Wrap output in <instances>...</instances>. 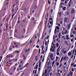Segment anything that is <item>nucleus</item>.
Here are the masks:
<instances>
[{
    "label": "nucleus",
    "mask_w": 76,
    "mask_h": 76,
    "mask_svg": "<svg viewBox=\"0 0 76 76\" xmlns=\"http://www.w3.org/2000/svg\"><path fill=\"white\" fill-rule=\"evenodd\" d=\"M47 69H46L45 70V72L43 74L42 76H44V75H45V74H47Z\"/></svg>",
    "instance_id": "obj_7"
},
{
    "label": "nucleus",
    "mask_w": 76,
    "mask_h": 76,
    "mask_svg": "<svg viewBox=\"0 0 76 76\" xmlns=\"http://www.w3.org/2000/svg\"><path fill=\"white\" fill-rule=\"evenodd\" d=\"M73 72H70L68 74V76H69L70 75L71 76H72V75H73Z\"/></svg>",
    "instance_id": "obj_4"
},
{
    "label": "nucleus",
    "mask_w": 76,
    "mask_h": 76,
    "mask_svg": "<svg viewBox=\"0 0 76 76\" xmlns=\"http://www.w3.org/2000/svg\"><path fill=\"white\" fill-rule=\"evenodd\" d=\"M14 12V9H12V10H11V12L12 13H13Z\"/></svg>",
    "instance_id": "obj_37"
},
{
    "label": "nucleus",
    "mask_w": 76,
    "mask_h": 76,
    "mask_svg": "<svg viewBox=\"0 0 76 76\" xmlns=\"http://www.w3.org/2000/svg\"><path fill=\"white\" fill-rule=\"evenodd\" d=\"M67 52V50H65L64 51V50H62V53H64V54H66V52Z\"/></svg>",
    "instance_id": "obj_9"
},
{
    "label": "nucleus",
    "mask_w": 76,
    "mask_h": 76,
    "mask_svg": "<svg viewBox=\"0 0 76 76\" xmlns=\"http://www.w3.org/2000/svg\"><path fill=\"white\" fill-rule=\"evenodd\" d=\"M58 38H59V39H60V38H61V36H59L58 35Z\"/></svg>",
    "instance_id": "obj_49"
},
{
    "label": "nucleus",
    "mask_w": 76,
    "mask_h": 76,
    "mask_svg": "<svg viewBox=\"0 0 76 76\" xmlns=\"http://www.w3.org/2000/svg\"><path fill=\"white\" fill-rule=\"evenodd\" d=\"M57 72H58V73H57V74L58 75V76H61V74H60V73H59L60 72V69L58 70H57Z\"/></svg>",
    "instance_id": "obj_3"
},
{
    "label": "nucleus",
    "mask_w": 76,
    "mask_h": 76,
    "mask_svg": "<svg viewBox=\"0 0 76 76\" xmlns=\"http://www.w3.org/2000/svg\"><path fill=\"white\" fill-rule=\"evenodd\" d=\"M56 28L57 29V30H58V29H60L59 27H58V26H56Z\"/></svg>",
    "instance_id": "obj_23"
},
{
    "label": "nucleus",
    "mask_w": 76,
    "mask_h": 76,
    "mask_svg": "<svg viewBox=\"0 0 76 76\" xmlns=\"http://www.w3.org/2000/svg\"><path fill=\"white\" fill-rule=\"evenodd\" d=\"M44 50H43V51L42 52V54H44Z\"/></svg>",
    "instance_id": "obj_51"
},
{
    "label": "nucleus",
    "mask_w": 76,
    "mask_h": 76,
    "mask_svg": "<svg viewBox=\"0 0 76 76\" xmlns=\"http://www.w3.org/2000/svg\"><path fill=\"white\" fill-rule=\"evenodd\" d=\"M29 63H27L26 64V65H25V66H27V65H29Z\"/></svg>",
    "instance_id": "obj_59"
},
{
    "label": "nucleus",
    "mask_w": 76,
    "mask_h": 76,
    "mask_svg": "<svg viewBox=\"0 0 76 76\" xmlns=\"http://www.w3.org/2000/svg\"><path fill=\"white\" fill-rule=\"evenodd\" d=\"M65 4H67V1L66 0L65 1Z\"/></svg>",
    "instance_id": "obj_34"
},
{
    "label": "nucleus",
    "mask_w": 76,
    "mask_h": 76,
    "mask_svg": "<svg viewBox=\"0 0 76 76\" xmlns=\"http://www.w3.org/2000/svg\"><path fill=\"white\" fill-rule=\"evenodd\" d=\"M47 50H48V45H47V47L46 48V51H47Z\"/></svg>",
    "instance_id": "obj_39"
},
{
    "label": "nucleus",
    "mask_w": 76,
    "mask_h": 76,
    "mask_svg": "<svg viewBox=\"0 0 76 76\" xmlns=\"http://www.w3.org/2000/svg\"><path fill=\"white\" fill-rule=\"evenodd\" d=\"M73 67H76V64H75L74 65V66H73Z\"/></svg>",
    "instance_id": "obj_44"
},
{
    "label": "nucleus",
    "mask_w": 76,
    "mask_h": 76,
    "mask_svg": "<svg viewBox=\"0 0 76 76\" xmlns=\"http://www.w3.org/2000/svg\"><path fill=\"white\" fill-rule=\"evenodd\" d=\"M34 36L35 37V38H37V34H35Z\"/></svg>",
    "instance_id": "obj_28"
},
{
    "label": "nucleus",
    "mask_w": 76,
    "mask_h": 76,
    "mask_svg": "<svg viewBox=\"0 0 76 76\" xmlns=\"http://www.w3.org/2000/svg\"><path fill=\"white\" fill-rule=\"evenodd\" d=\"M75 49H76V48H74L73 49L72 54H73L74 53H75Z\"/></svg>",
    "instance_id": "obj_11"
},
{
    "label": "nucleus",
    "mask_w": 76,
    "mask_h": 76,
    "mask_svg": "<svg viewBox=\"0 0 76 76\" xmlns=\"http://www.w3.org/2000/svg\"><path fill=\"white\" fill-rule=\"evenodd\" d=\"M70 29V26H68V29Z\"/></svg>",
    "instance_id": "obj_57"
},
{
    "label": "nucleus",
    "mask_w": 76,
    "mask_h": 76,
    "mask_svg": "<svg viewBox=\"0 0 76 76\" xmlns=\"http://www.w3.org/2000/svg\"><path fill=\"white\" fill-rule=\"evenodd\" d=\"M7 58H10V57L12 58L13 57V56L10 54H9L7 56Z\"/></svg>",
    "instance_id": "obj_1"
},
{
    "label": "nucleus",
    "mask_w": 76,
    "mask_h": 76,
    "mask_svg": "<svg viewBox=\"0 0 76 76\" xmlns=\"http://www.w3.org/2000/svg\"><path fill=\"white\" fill-rule=\"evenodd\" d=\"M69 14H70V13L69 12L67 11L66 12V15H69Z\"/></svg>",
    "instance_id": "obj_16"
},
{
    "label": "nucleus",
    "mask_w": 76,
    "mask_h": 76,
    "mask_svg": "<svg viewBox=\"0 0 76 76\" xmlns=\"http://www.w3.org/2000/svg\"><path fill=\"white\" fill-rule=\"evenodd\" d=\"M66 21H67V20H64V23H66Z\"/></svg>",
    "instance_id": "obj_60"
},
{
    "label": "nucleus",
    "mask_w": 76,
    "mask_h": 76,
    "mask_svg": "<svg viewBox=\"0 0 76 76\" xmlns=\"http://www.w3.org/2000/svg\"><path fill=\"white\" fill-rule=\"evenodd\" d=\"M61 66H62V64H60V65L59 66V68H60Z\"/></svg>",
    "instance_id": "obj_30"
},
{
    "label": "nucleus",
    "mask_w": 76,
    "mask_h": 76,
    "mask_svg": "<svg viewBox=\"0 0 76 76\" xmlns=\"http://www.w3.org/2000/svg\"><path fill=\"white\" fill-rule=\"evenodd\" d=\"M17 23H20V21H19V20H18L17 21Z\"/></svg>",
    "instance_id": "obj_53"
},
{
    "label": "nucleus",
    "mask_w": 76,
    "mask_h": 76,
    "mask_svg": "<svg viewBox=\"0 0 76 76\" xmlns=\"http://www.w3.org/2000/svg\"><path fill=\"white\" fill-rule=\"evenodd\" d=\"M48 37H49V35H48L47 38H46V39H48Z\"/></svg>",
    "instance_id": "obj_52"
},
{
    "label": "nucleus",
    "mask_w": 76,
    "mask_h": 76,
    "mask_svg": "<svg viewBox=\"0 0 76 76\" xmlns=\"http://www.w3.org/2000/svg\"><path fill=\"white\" fill-rule=\"evenodd\" d=\"M23 10H24V11H26V9L25 8H24L23 9Z\"/></svg>",
    "instance_id": "obj_43"
},
{
    "label": "nucleus",
    "mask_w": 76,
    "mask_h": 76,
    "mask_svg": "<svg viewBox=\"0 0 76 76\" xmlns=\"http://www.w3.org/2000/svg\"><path fill=\"white\" fill-rule=\"evenodd\" d=\"M15 5L14 4L12 5V7H13V8H14V7H15Z\"/></svg>",
    "instance_id": "obj_41"
},
{
    "label": "nucleus",
    "mask_w": 76,
    "mask_h": 76,
    "mask_svg": "<svg viewBox=\"0 0 76 76\" xmlns=\"http://www.w3.org/2000/svg\"><path fill=\"white\" fill-rule=\"evenodd\" d=\"M60 24H62V23H62V21H61L60 22Z\"/></svg>",
    "instance_id": "obj_55"
},
{
    "label": "nucleus",
    "mask_w": 76,
    "mask_h": 76,
    "mask_svg": "<svg viewBox=\"0 0 76 76\" xmlns=\"http://www.w3.org/2000/svg\"><path fill=\"white\" fill-rule=\"evenodd\" d=\"M52 52H54V51H55V50H54V49H52Z\"/></svg>",
    "instance_id": "obj_42"
},
{
    "label": "nucleus",
    "mask_w": 76,
    "mask_h": 76,
    "mask_svg": "<svg viewBox=\"0 0 76 76\" xmlns=\"http://www.w3.org/2000/svg\"><path fill=\"white\" fill-rule=\"evenodd\" d=\"M30 50V49L28 48V50H26L25 51L26 52V53H27V52H28V51H29Z\"/></svg>",
    "instance_id": "obj_15"
},
{
    "label": "nucleus",
    "mask_w": 76,
    "mask_h": 76,
    "mask_svg": "<svg viewBox=\"0 0 76 76\" xmlns=\"http://www.w3.org/2000/svg\"><path fill=\"white\" fill-rule=\"evenodd\" d=\"M41 61H40L39 62V69H38V71H40V70H41V68H40L39 67H41Z\"/></svg>",
    "instance_id": "obj_2"
},
{
    "label": "nucleus",
    "mask_w": 76,
    "mask_h": 76,
    "mask_svg": "<svg viewBox=\"0 0 76 76\" xmlns=\"http://www.w3.org/2000/svg\"><path fill=\"white\" fill-rule=\"evenodd\" d=\"M38 65L37 64L36 65V66L35 67L34 69H38Z\"/></svg>",
    "instance_id": "obj_13"
},
{
    "label": "nucleus",
    "mask_w": 76,
    "mask_h": 76,
    "mask_svg": "<svg viewBox=\"0 0 76 76\" xmlns=\"http://www.w3.org/2000/svg\"><path fill=\"white\" fill-rule=\"evenodd\" d=\"M44 61V58H43L42 60V62H43Z\"/></svg>",
    "instance_id": "obj_46"
},
{
    "label": "nucleus",
    "mask_w": 76,
    "mask_h": 76,
    "mask_svg": "<svg viewBox=\"0 0 76 76\" xmlns=\"http://www.w3.org/2000/svg\"><path fill=\"white\" fill-rule=\"evenodd\" d=\"M74 47V46L73 45H72L71 46V48L72 49H73V47Z\"/></svg>",
    "instance_id": "obj_54"
},
{
    "label": "nucleus",
    "mask_w": 76,
    "mask_h": 76,
    "mask_svg": "<svg viewBox=\"0 0 76 76\" xmlns=\"http://www.w3.org/2000/svg\"><path fill=\"white\" fill-rule=\"evenodd\" d=\"M53 54H50V58H53Z\"/></svg>",
    "instance_id": "obj_18"
},
{
    "label": "nucleus",
    "mask_w": 76,
    "mask_h": 76,
    "mask_svg": "<svg viewBox=\"0 0 76 76\" xmlns=\"http://www.w3.org/2000/svg\"><path fill=\"white\" fill-rule=\"evenodd\" d=\"M18 45H16V46H15V47H16V48H18Z\"/></svg>",
    "instance_id": "obj_63"
},
{
    "label": "nucleus",
    "mask_w": 76,
    "mask_h": 76,
    "mask_svg": "<svg viewBox=\"0 0 76 76\" xmlns=\"http://www.w3.org/2000/svg\"><path fill=\"white\" fill-rule=\"evenodd\" d=\"M7 24H6V29L7 30Z\"/></svg>",
    "instance_id": "obj_32"
},
{
    "label": "nucleus",
    "mask_w": 76,
    "mask_h": 76,
    "mask_svg": "<svg viewBox=\"0 0 76 76\" xmlns=\"http://www.w3.org/2000/svg\"><path fill=\"white\" fill-rule=\"evenodd\" d=\"M63 60V57H62L61 60L60 62L61 63V62Z\"/></svg>",
    "instance_id": "obj_22"
},
{
    "label": "nucleus",
    "mask_w": 76,
    "mask_h": 76,
    "mask_svg": "<svg viewBox=\"0 0 76 76\" xmlns=\"http://www.w3.org/2000/svg\"><path fill=\"white\" fill-rule=\"evenodd\" d=\"M46 63H48V64H50V59H48L46 61Z\"/></svg>",
    "instance_id": "obj_5"
},
{
    "label": "nucleus",
    "mask_w": 76,
    "mask_h": 76,
    "mask_svg": "<svg viewBox=\"0 0 76 76\" xmlns=\"http://www.w3.org/2000/svg\"><path fill=\"white\" fill-rule=\"evenodd\" d=\"M23 57L24 59V60H25L26 59V57H25V55H23Z\"/></svg>",
    "instance_id": "obj_21"
},
{
    "label": "nucleus",
    "mask_w": 76,
    "mask_h": 76,
    "mask_svg": "<svg viewBox=\"0 0 76 76\" xmlns=\"http://www.w3.org/2000/svg\"><path fill=\"white\" fill-rule=\"evenodd\" d=\"M42 55L40 56V61H41V59L42 58Z\"/></svg>",
    "instance_id": "obj_31"
},
{
    "label": "nucleus",
    "mask_w": 76,
    "mask_h": 76,
    "mask_svg": "<svg viewBox=\"0 0 76 76\" xmlns=\"http://www.w3.org/2000/svg\"><path fill=\"white\" fill-rule=\"evenodd\" d=\"M54 48V47L53 46L51 47V48L50 49V51H52V48Z\"/></svg>",
    "instance_id": "obj_20"
},
{
    "label": "nucleus",
    "mask_w": 76,
    "mask_h": 76,
    "mask_svg": "<svg viewBox=\"0 0 76 76\" xmlns=\"http://www.w3.org/2000/svg\"><path fill=\"white\" fill-rule=\"evenodd\" d=\"M66 39H67V40H69V35H66Z\"/></svg>",
    "instance_id": "obj_8"
},
{
    "label": "nucleus",
    "mask_w": 76,
    "mask_h": 76,
    "mask_svg": "<svg viewBox=\"0 0 76 76\" xmlns=\"http://www.w3.org/2000/svg\"><path fill=\"white\" fill-rule=\"evenodd\" d=\"M51 75H52V72H51L50 73V76H51Z\"/></svg>",
    "instance_id": "obj_64"
},
{
    "label": "nucleus",
    "mask_w": 76,
    "mask_h": 76,
    "mask_svg": "<svg viewBox=\"0 0 76 76\" xmlns=\"http://www.w3.org/2000/svg\"><path fill=\"white\" fill-rule=\"evenodd\" d=\"M56 54L57 56H59V55H60V53L57 52V53H56Z\"/></svg>",
    "instance_id": "obj_29"
},
{
    "label": "nucleus",
    "mask_w": 76,
    "mask_h": 76,
    "mask_svg": "<svg viewBox=\"0 0 76 76\" xmlns=\"http://www.w3.org/2000/svg\"><path fill=\"white\" fill-rule=\"evenodd\" d=\"M55 38V37L53 36V41L54 42H56V40H55V39H54V38Z\"/></svg>",
    "instance_id": "obj_24"
},
{
    "label": "nucleus",
    "mask_w": 76,
    "mask_h": 76,
    "mask_svg": "<svg viewBox=\"0 0 76 76\" xmlns=\"http://www.w3.org/2000/svg\"><path fill=\"white\" fill-rule=\"evenodd\" d=\"M66 7H64L63 8V10H66Z\"/></svg>",
    "instance_id": "obj_26"
},
{
    "label": "nucleus",
    "mask_w": 76,
    "mask_h": 76,
    "mask_svg": "<svg viewBox=\"0 0 76 76\" xmlns=\"http://www.w3.org/2000/svg\"><path fill=\"white\" fill-rule=\"evenodd\" d=\"M56 32H57V29H56V28H55V31H54L55 34H56Z\"/></svg>",
    "instance_id": "obj_17"
},
{
    "label": "nucleus",
    "mask_w": 76,
    "mask_h": 76,
    "mask_svg": "<svg viewBox=\"0 0 76 76\" xmlns=\"http://www.w3.org/2000/svg\"><path fill=\"white\" fill-rule=\"evenodd\" d=\"M71 55H72V53H70V52H69L68 53V56H71Z\"/></svg>",
    "instance_id": "obj_14"
},
{
    "label": "nucleus",
    "mask_w": 76,
    "mask_h": 76,
    "mask_svg": "<svg viewBox=\"0 0 76 76\" xmlns=\"http://www.w3.org/2000/svg\"><path fill=\"white\" fill-rule=\"evenodd\" d=\"M66 60V57H65L63 59V61H64V60Z\"/></svg>",
    "instance_id": "obj_27"
},
{
    "label": "nucleus",
    "mask_w": 76,
    "mask_h": 76,
    "mask_svg": "<svg viewBox=\"0 0 76 76\" xmlns=\"http://www.w3.org/2000/svg\"><path fill=\"white\" fill-rule=\"evenodd\" d=\"M32 40H31L30 41V43H32Z\"/></svg>",
    "instance_id": "obj_62"
},
{
    "label": "nucleus",
    "mask_w": 76,
    "mask_h": 76,
    "mask_svg": "<svg viewBox=\"0 0 76 76\" xmlns=\"http://www.w3.org/2000/svg\"><path fill=\"white\" fill-rule=\"evenodd\" d=\"M15 14H12V15L11 19L13 18V17L14 16H15Z\"/></svg>",
    "instance_id": "obj_19"
},
{
    "label": "nucleus",
    "mask_w": 76,
    "mask_h": 76,
    "mask_svg": "<svg viewBox=\"0 0 76 76\" xmlns=\"http://www.w3.org/2000/svg\"><path fill=\"white\" fill-rule=\"evenodd\" d=\"M54 63H55V62L54 61H53L52 62V66H53L54 64Z\"/></svg>",
    "instance_id": "obj_33"
},
{
    "label": "nucleus",
    "mask_w": 76,
    "mask_h": 76,
    "mask_svg": "<svg viewBox=\"0 0 76 76\" xmlns=\"http://www.w3.org/2000/svg\"><path fill=\"white\" fill-rule=\"evenodd\" d=\"M37 70H35V73H34V75H36V74L37 73Z\"/></svg>",
    "instance_id": "obj_38"
},
{
    "label": "nucleus",
    "mask_w": 76,
    "mask_h": 76,
    "mask_svg": "<svg viewBox=\"0 0 76 76\" xmlns=\"http://www.w3.org/2000/svg\"><path fill=\"white\" fill-rule=\"evenodd\" d=\"M74 9L73 8L72 9V10L71 11V14H73L75 13V10H74Z\"/></svg>",
    "instance_id": "obj_6"
},
{
    "label": "nucleus",
    "mask_w": 76,
    "mask_h": 76,
    "mask_svg": "<svg viewBox=\"0 0 76 76\" xmlns=\"http://www.w3.org/2000/svg\"><path fill=\"white\" fill-rule=\"evenodd\" d=\"M48 3L49 4H50V0L48 1Z\"/></svg>",
    "instance_id": "obj_45"
},
{
    "label": "nucleus",
    "mask_w": 76,
    "mask_h": 76,
    "mask_svg": "<svg viewBox=\"0 0 76 76\" xmlns=\"http://www.w3.org/2000/svg\"><path fill=\"white\" fill-rule=\"evenodd\" d=\"M10 18H9V17H8V18H7V22L8 21V20H9V19Z\"/></svg>",
    "instance_id": "obj_35"
},
{
    "label": "nucleus",
    "mask_w": 76,
    "mask_h": 76,
    "mask_svg": "<svg viewBox=\"0 0 76 76\" xmlns=\"http://www.w3.org/2000/svg\"><path fill=\"white\" fill-rule=\"evenodd\" d=\"M70 25H71V23H69V24L68 26H70Z\"/></svg>",
    "instance_id": "obj_56"
},
{
    "label": "nucleus",
    "mask_w": 76,
    "mask_h": 76,
    "mask_svg": "<svg viewBox=\"0 0 76 76\" xmlns=\"http://www.w3.org/2000/svg\"><path fill=\"white\" fill-rule=\"evenodd\" d=\"M64 19H65L64 20H67V18H66V17L64 18Z\"/></svg>",
    "instance_id": "obj_47"
},
{
    "label": "nucleus",
    "mask_w": 76,
    "mask_h": 76,
    "mask_svg": "<svg viewBox=\"0 0 76 76\" xmlns=\"http://www.w3.org/2000/svg\"><path fill=\"white\" fill-rule=\"evenodd\" d=\"M75 64V63H72L71 64V66H73V65Z\"/></svg>",
    "instance_id": "obj_50"
},
{
    "label": "nucleus",
    "mask_w": 76,
    "mask_h": 76,
    "mask_svg": "<svg viewBox=\"0 0 76 76\" xmlns=\"http://www.w3.org/2000/svg\"><path fill=\"white\" fill-rule=\"evenodd\" d=\"M35 59H36V61H38V56H36V58H35Z\"/></svg>",
    "instance_id": "obj_10"
},
{
    "label": "nucleus",
    "mask_w": 76,
    "mask_h": 76,
    "mask_svg": "<svg viewBox=\"0 0 76 76\" xmlns=\"http://www.w3.org/2000/svg\"><path fill=\"white\" fill-rule=\"evenodd\" d=\"M59 65V63H58L56 64V66H58Z\"/></svg>",
    "instance_id": "obj_48"
},
{
    "label": "nucleus",
    "mask_w": 76,
    "mask_h": 76,
    "mask_svg": "<svg viewBox=\"0 0 76 76\" xmlns=\"http://www.w3.org/2000/svg\"><path fill=\"white\" fill-rule=\"evenodd\" d=\"M58 35H59L60 36H61V32H60L59 33Z\"/></svg>",
    "instance_id": "obj_61"
},
{
    "label": "nucleus",
    "mask_w": 76,
    "mask_h": 76,
    "mask_svg": "<svg viewBox=\"0 0 76 76\" xmlns=\"http://www.w3.org/2000/svg\"><path fill=\"white\" fill-rule=\"evenodd\" d=\"M76 32V31H73V33L74 34H75Z\"/></svg>",
    "instance_id": "obj_40"
},
{
    "label": "nucleus",
    "mask_w": 76,
    "mask_h": 76,
    "mask_svg": "<svg viewBox=\"0 0 76 76\" xmlns=\"http://www.w3.org/2000/svg\"><path fill=\"white\" fill-rule=\"evenodd\" d=\"M56 47H58V46H59V44L58 43H57L56 44Z\"/></svg>",
    "instance_id": "obj_25"
},
{
    "label": "nucleus",
    "mask_w": 76,
    "mask_h": 76,
    "mask_svg": "<svg viewBox=\"0 0 76 76\" xmlns=\"http://www.w3.org/2000/svg\"><path fill=\"white\" fill-rule=\"evenodd\" d=\"M62 35H64V32H62Z\"/></svg>",
    "instance_id": "obj_58"
},
{
    "label": "nucleus",
    "mask_w": 76,
    "mask_h": 76,
    "mask_svg": "<svg viewBox=\"0 0 76 76\" xmlns=\"http://www.w3.org/2000/svg\"><path fill=\"white\" fill-rule=\"evenodd\" d=\"M50 20H49V22L48 23V27L49 26V24H50Z\"/></svg>",
    "instance_id": "obj_36"
},
{
    "label": "nucleus",
    "mask_w": 76,
    "mask_h": 76,
    "mask_svg": "<svg viewBox=\"0 0 76 76\" xmlns=\"http://www.w3.org/2000/svg\"><path fill=\"white\" fill-rule=\"evenodd\" d=\"M53 21H52V22L51 21H50V24L51 25V26H53Z\"/></svg>",
    "instance_id": "obj_12"
}]
</instances>
